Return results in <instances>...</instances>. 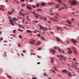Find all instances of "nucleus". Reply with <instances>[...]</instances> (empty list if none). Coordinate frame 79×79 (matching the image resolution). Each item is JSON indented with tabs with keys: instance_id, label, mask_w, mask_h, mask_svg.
I'll return each instance as SVG.
<instances>
[{
	"instance_id": "obj_1",
	"label": "nucleus",
	"mask_w": 79,
	"mask_h": 79,
	"mask_svg": "<svg viewBox=\"0 0 79 79\" xmlns=\"http://www.w3.org/2000/svg\"><path fill=\"white\" fill-rule=\"evenodd\" d=\"M7 18H8L10 22V24H11V25H12V26H14L15 24H16V22H15V20H13V19H12V20L11 19V17H10L8 15H7Z\"/></svg>"
},
{
	"instance_id": "obj_2",
	"label": "nucleus",
	"mask_w": 79,
	"mask_h": 79,
	"mask_svg": "<svg viewBox=\"0 0 79 79\" xmlns=\"http://www.w3.org/2000/svg\"><path fill=\"white\" fill-rule=\"evenodd\" d=\"M70 3L72 5H76L77 3V2L75 1V0H73L72 1H70Z\"/></svg>"
},
{
	"instance_id": "obj_3",
	"label": "nucleus",
	"mask_w": 79,
	"mask_h": 79,
	"mask_svg": "<svg viewBox=\"0 0 79 79\" xmlns=\"http://www.w3.org/2000/svg\"><path fill=\"white\" fill-rule=\"evenodd\" d=\"M32 13L34 15H35V16L36 18H39V17H38V16H39V17H40V16L39 15L35 13V11H34Z\"/></svg>"
},
{
	"instance_id": "obj_4",
	"label": "nucleus",
	"mask_w": 79,
	"mask_h": 79,
	"mask_svg": "<svg viewBox=\"0 0 79 79\" xmlns=\"http://www.w3.org/2000/svg\"><path fill=\"white\" fill-rule=\"evenodd\" d=\"M39 26L40 28L42 29H43L44 31H45V30L46 31L47 30V28H45L43 26H42L41 25H39Z\"/></svg>"
},
{
	"instance_id": "obj_5",
	"label": "nucleus",
	"mask_w": 79,
	"mask_h": 79,
	"mask_svg": "<svg viewBox=\"0 0 79 79\" xmlns=\"http://www.w3.org/2000/svg\"><path fill=\"white\" fill-rule=\"evenodd\" d=\"M57 48L59 52H62V53H64V51H63V50L62 49H61V48H60L59 47H54V48Z\"/></svg>"
},
{
	"instance_id": "obj_6",
	"label": "nucleus",
	"mask_w": 79,
	"mask_h": 79,
	"mask_svg": "<svg viewBox=\"0 0 79 79\" xmlns=\"http://www.w3.org/2000/svg\"><path fill=\"white\" fill-rule=\"evenodd\" d=\"M72 41L73 42V43L75 45H76V44L77 43V41H76V40L72 39Z\"/></svg>"
},
{
	"instance_id": "obj_7",
	"label": "nucleus",
	"mask_w": 79,
	"mask_h": 79,
	"mask_svg": "<svg viewBox=\"0 0 79 79\" xmlns=\"http://www.w3.org/2000/svg\"><path fill=\"white\" fill-rule=\"evenodd\" d=\"M68 49L69 50L68 51V53L69 54H71V53H72V51H71V49L69 48H68Z\"/></svg>"
},
{
	"instance_id": "obj_8",
	"label": "nucleus",
	"mask_w": 79,
	"mask_h": 79,
	"mask_svg": "<svg viewBox=\"0 0 79 79\" xmlns=\"http://www.w3.org/2000/svg\"><path fill=\"white\" fill-rule=\"evenodd\" d=\"M51 51L53 54H55V53H56V52L55 50H51Z\"/></svg>"
},
{
	"instance_id": "obj_9",
	"label": "nucleus",
	"mask_w": 79,
	"mask_h": 79,
	"mask_svg": "<svg viewBox=\"0 0 79 79\" xmlns=\"http://www.w3.org/2000/svg\"><path fill=\"white\" fill-rule=\"evenodd\" d=\"M56 39H57V40H58V41H59L62 44L63 43V42L62 41H61V40H60V38H59L57 37Z\"/></svg>"
},
{
	"instance_id": "obj_10",
	"label": "nucleus",
	"mask_w": 79,
	"mask_h": 79,
	"mask_svg": "<svg viewBox=\"0 0 79 79\" xmlns=\"http://www.w3.org/2000/svg\"><path fill=\"white\" fill-rule=\"evenodd\" d=\"M72 68H75L76 69V66L75 64H74V63H73L72 64Z\"/></svg>"
},
{
	"instance_id": "obj_11",
	"label": "nucleus",
	"mask_w": 79,
	"mask_h": 79,
	"mask_svg": "<svg viewBox=\"0 0 79 79\" xmlns=\"http://www.w3.org/2000/svg\"><path fill=\"white\" fill-rule=\"evenodd\" d=\"M60 56H61V58H63L64 59V60H66V57L64 56L61 55H60Z\"/></svg>"
},
{
	"instance_id": "obj_12",
	"label": "nucleus",
	"mask_w": 79,
	"mask_h": 79,
	"mask_svg": "<svg viewBox=\"0 0 79 79\" xmlns=\"http://www.w3.org/2000/svg\"><path fill=\"white\" fill-rule=\"evenodd\" d=\"M8 13L9 15H12V14H13V11H8Z\"/></svg>"
},
{
	"instance_id": "obj_13",
	"label": "nucleus",
	"mask_w": 79,
	"mask_h": 79,
	"mask_svg": "<svg viewBox=\"0 0 79 79\" xmlns=\"http://www.w3.org/2000/svg\"><path fill=\"white\" fill-rule=\"evenodd\" d=\"M29 43L30 44H32V45H34V44H35L34 43H35V42L33 41H30L29 42Z\"/></svg>"
},
{
	"instance_id": "obj_14",
	"label": "nucleus",
	"mask_w": 79,
	"mask_h": 79,
	"mask_svg": "<svg viewBox=\"0 0 79 79\" xmlns=\"http://www.w3.org/2000/svg\"><path fill=\"white\" fill-rule=\"evenodd\" d=\"M51 62L52 64L53 63H54L53 58L51 57Z\"/></svg>"
},
{
	"instance_id": "obj_15",
	"label": "nucleus",
	"mask_w": 79,
	"mask_h": 79,
	"mask_svg": "<svg viewBox=\"0 0 79 79\" xmlns=\"http://www.w3.org/2000/svg\"><path fill=\"white\" fill-rule=\"evenodd\" d=\"M57 29H59V30H61H61H62V29H61V27H59V26L57 27Z\"/></svg>"
},
{
	"instance_id": "obj_16",
	"label": "nucleus",
	"mask_w": 79,
	"mask_h": 79,
	"mask_svg": "<svg viewBox=\"0 0 79 79\" xmlns=\"http://www.w3.org/2000/svg\"><path fill=\"white\" fill-rule=\"evenodd\" d=\"M41 5H42V6H45L46 5V3L42 2L41 3Z\"/></svg>"
},
{
	"instance_id": "obj_17",
	"label": "nucleus",
	"mask_w": 79,
	"mask_h": 79,
	"mask_svg": "<svg viewBox=\"0 0 79 79\" xmlns=\"http://www.w3.org/2000/svg\"><path fill=\"white\" fill-rule=\"evenodd\" d=\"M58 1L60 4H63V2L61 1L62 0H58Z\"/></svg>"
},
{
	"instance_id": "obj_18",
	"label": "nucleus",
	"mask_w": 79,
	"mask_h": 79,
	"mask_svg": "<svg viewBox=\"0 0 79 79\" xmlns=\"http://www.w3.org/2000/svg\"><path fill=\"white\" fill-rule=\"evenodd\" d=\"M67 74H68V75H69V77L71 76H72V75H71V72H69V73L68 72H67Z\"/></svg>"
},
{
	"instance_id": "obj_19",
	"label": "nucleus",
	"mask_w": 79,
	"mask_h": 79,
	"mask_svg": "<svg viewBox=\"0 0 79 79\" xmlns=\"http://www.w3.org/2000/svg\"><path fill=\"white\" fill-rule=\"evenodd\" d=\"M63 72V73H68V71L66 70H62Z\"/></svg>"
},
{
	"instance_id": "obj_20",
	"label": "nucleus",
	"mask_w": 79,
	"mask_h": 79,
	"mask_svg": "<svg viewBox=\"0 0 79 79\" xmlns=\"http://www.w3.org/2000/svg\"><path fill=\"white\" fill-rule=\"evenodd\" d=\"M40 42L38 41V42H37L36 44V45H40Z\"/></svg>"
},
{
	"instance_id": "obj_21",
	"label": "nucleus",
	"mask_w": 79,
	"mask_h": 79,
	"mask_svg": "<svg viewBox=\"0 0 79 79\" xmlns=\"http://www.w3.org/2000/svg\"><path fill=\"white\" fill-rule=\"evenodd\" d=\"M50 19H52V20H53V21H56V22L58 21L57 20H56L55 19H53L52 18H50Z\"/></svg>"
},
{
	"instance_id": "obj_22",
	"label": "nucleus",
	"mask_w": 79,
	"mask_h": 79,
	"mask_svg": "<svg viewBox=\"0 0 79 79\" xmlns=\"http://www.w3.org/2000/svg\"><path fill=\"white\" fill-rule=\"evenodd\" d=\"M66 21H67L68 23H69V24H71V22L69 21V20H67Z\"/></svg>"
},
{
	"instance_id": "obj_23",
	"label": "nucleus",
	"mask_w": 79,
	"mask_h": 79,
	"mask_svg": "<svg viewBox=\"0 0 79 79\" xmlns=\"http://www.w3.org/2000/svg\"><path fill=\"white\" fill-rule=\"evenodd\" d=\"M27 8L28 9H29L31 8V7H30V6H28V5H27Z\"/></svg>"
},
{
	"instance_id": "obj_24",
	"label": "nucleus",
	"mask_w": 79,
	"mask_h": 79,
	"mask_svg": "<svg viewBox=\"0 0 79 79\" xmlns=\"http://www.w3.org/2000/svg\"><path fill=\"white\" fill-rule=\"evenodd\" d=\"M27 33H29V32H30V33H32V31H31L27 30Z\"/></svg>"
},
{
	"instance_id": "obj_25",
	"label": "nucleus",
	"mask_w": 79,
	"mask_h": 79,
	"mask_svg": "<svg viewBox=\"0 0 79 79\" xmlns=\"http://www.w3.org/2000/svg\"><path fill=\"white\" fill-rule=\"evenodd\" d=\"M14 19H15L16 21H18V19L17 18H15V17H14L13 18Z\"/></svg>"
},
{
	"instance_id": "obj_26",
	"label": "nucleus",
	"mask_w": 79,
	"mask_h": 79,
	"mask_svg": "<svg viewBox=\"0 0 79 79\" xmlns=\"http://www.w3.org/2000/svg\"><path fill=\"white\" fill-rule=\"evenodd\" d=\"M0 10L2 11H5V9H3V8H0Z\"/></svg>"
},
{
	"instance_id": "obj_27",
	"label": "nucleus",
	"mask_w": 79,
	"mask_h": 79,
	"mask_svg": "<svg viewBox=\"0 0 79 79\" xmlns=\"http://www.w3.org/2000/svg\"><path fill=\"white\" fill-rule=\"evenodd\" d=\"M50 71L51 72H53V73H56V72H55V71H54L53 70L51 69L50 70Z\"/></svg>"
},
{
	"instance_id": "obj_28",
	"label": "nucleus",
	"mask_w": 79,
	"mask_h": 79,
	"mask_svg": "<svg viewBox=\"0 0 79 79\" xmlns=\"http://www.w3.org/2000/svg\"><path fill=\"white\" fill-rule=\"evenodd\" d=\"M7 77L8 78H9V79H11V77H10V76H9V75L7 76Z\"/></svg>"
},
{
	"instance_id": "obj_29",
	"label": "nucleus",
	"mask_w": 79,
	"mask_h": 79,
	"mask_svg": "<svg viewBox=\"0 0 79 79\" xmlns=\"http://www.w3.org/2000/svg\"><path fill=\"white\" fill-rule=\"evenodd\" d=\"M18 31H20V32H23V30H21L20 29H18Z\"/></svg>"
},
{
	"instance_id": "obj_30",
	"label": "nucleus",
	"mask_w": 79,
	"mask_h": 79,
	"mask_svg": "<svg viewBox=\"0 0 79 79\" xmlns=\"http://www.w3.org/2000/svg\"><path fill=\"white\" fill-rule=\"evenodd\" d=\"M0 6H1V8H4L5 7V6L3 5H0Z\"/></svg>"
},
{
	"instance_id": "obj_31",
	"label": "nucleus",
	"mask_w": 79,
	"mask_h": 79,
	"mask_svg": "<svg viewBox=\"0 0 79 79\" xmlns=\"http://www.w3.org/2000/svg\"><path fill=\"white\" fill-rule=\"evenodd\" d=\"M74 53H75L76 54H77V52L76 50L74 51Z\"/></svg>"
},
{
	"instance_id": "obj_32",
	"label": "nucleus",
	"mask_w": 79,
	"mask_h": 79,
	"mask_svg": "<svg viewBox=\"0 0 79 79\" xmlns=\"http://www.w3.org/2000/svg\"><path fill=\"white\" fill-rule=\"evenodd\" d=\"M11 11H12L13 13H14L15 12V9H12V10Z\"/></svg>"
},
{
	"instance_id": "obj_33",
	"label": "nucleus",
	"mask_w": 79,
	"mask_h": 79,
	"mask_svg": "<svg viewBox=\"0 0 79 79\" xmlns=\"http://www.w3.org/2000/svg\"><path fill=\"white\" fill-rule=\"evenodd\" d=\"M64 7H62L61 8L59 9V10L60 11V10H62V9H64Z\"/></svg>"
},
{
	"instance_id": "obj_34",
	"label": "nucleus",
	"mask_w": 79,
	"mask_h": 79,
	"mask_svg": "<svg viewBox=\"0 0 79 79\" xmlns=\"http://www.w3.org/2000/svg\"><path fill=\"white\" fill-rule=\"evenodd\" d=\"M44 76H47V73H44Z\"/></svg>"
},
{
	"instance_id": "obj_35",
	"label": "nucleus",
	"mask_w": 79,
	"mask_h": 79,
	"mask_svg": "<svg viewBox=\"0 0 79 79\" xmlns=\"http://www.w3.org/2000/svg\"><path fill=\"white\" fill-rule=\"evenodd\" d=\"M19 27H23V28H24V27H23V26H22V25H19Z\"/></svg>"
},
{
	"instance_id": "obj_36",
	"label": "nucleus",
	"mask_w": 79,
	"mask_h": 79,
	"mask_svg": "<svg viewBox=\"0 0 79 79\" xmlns=\"http://www.w3.org/2000/svg\"><path fill=\"white\" fill-rule=\"evenodd\" d=\"M27 15H30L29 13V12H28V11L27 12Z\"/></svg>"
},
{
	"instance_id": "obj_37",
	"label": "nucleus",
	"mask_w": 79,
	"mask_h": 79,
	"mask_svg": "<svg viewBox=\"0 0 79 79\" xmlns=\"http://www.w3.org/2000/svg\"><path fill=\"white\" fill-rule=\"evenodd\" d=\"M32 7L33 8H35V7H36V6L34 5H33L32 6Z\"/></svg>"
},
{
	"instance_id": "obj_38",
	"label": "nucleus",
	"mask_w": 79,
	"mask_h": 79,
	"mask_svg": "<svg viewBox=\"0 0 79 79\" xmlns=\"http://www.w3.org/2000/svg\"><path fill=\"white\" fill-rule=\"evenodd\" d=\"M25 6V4H23L21 6L23 7V6Z\"/></svg>"
},
{
	"instance_id": "obj_39",
	"label": "nucleus",
	"mask_w": 79,
	"mask_h": 79,
	"mask_svg": "<svg viewBox=\"0 0 79 79\" xmlns=\"http://www.w3.org/2000/svg\"><path fill=\"white\" fill-rule=\"evenodd\" d=\"M39 6V3H37L36 5V6L37 7H38Z\"/></svg>"
},
{
	"instance_id": "obj_40",
	"label": "nucleus",
	"mask_w": 79,
	"mask_h": 79,
	"mask_svg": "<svg viewBox=\"0 0 79 79\" xmlns=\"http://www.w3.org/2000/svg\"><path fill=\"white\" fill-rule=\"evenodd\" d=\"M76 60V58H74L73 59V61H75Z\"/></svg>"
},
{
	"instance_id": "obj_41",
	"label": "nucleus",
	"mask_w": 79,
	"mask_h": 79,
	"mask_svg": "<svg viewBox=\"0 0 79 79\" xmlns=\"http://www.w3.org/2000/svg\"><path fill=\"white\" fill-rule=\"evenodd\" d=\"M27 19H28V20H31V19H29V17H28V16H27Z\"/></svg>"
},
{
	"instance_id": "obj_42",
	"label": "nucleus",
	"mask_w": 79,
	"mask_h": 79,
	"mask_svg": "<svg viewBox=\"0 0 79 79\" xmlns=\"http://www.w3.org/2000/svg\"><path fill=\"white\" fill-rule=\"evenodd\" d=\"M37 79V77H33L32 79Z\"/></svg>"
},
{
	"instance_id": "obj_43",
	"label": "nucleus",
	"mask_w": 79,
	"mask_h": 79,
	"mask_svg": "<svg viewBox=\"0 0 79 79\" xmlns=\"http://www.w3.org/2000/svg\"><path fill=\"white\" fill-rule=\"evenodd\" d=\"M17 18L18 19H21V17H20V16H18Z\"/></svg>"
},
{
	"instance_id": "obj_44",
	"label": "nucleus",
	"mask_w": 79,
	"mask_h": 79,
	"mask_svg": "<svg viewBox=\"0 0 79 79\" xmlns=\"http://www.w3.org/2000/svg\"><path fill=\"white\" fill-rule=\"evenodd\" d=\"M41 39H43V40H45V39L44 37H42Z\"/></svg>"
},
{
	"instance_id": "obj_45",
	"label": "nucleus",
	"mask_w": 79,
	"mask_h": 79,
	"mask_svg": "<svg viewBox=\"0 0 79 79\" xmlns=\"http://www.w3.org/2000/svg\"><path fill=\"white\" fill-rule=\"evenodd\" d=\"M19 38H20V39H22V36H21V35H19Z\"/></svg>"
},
{
	"instance_id": "obj_46",
	"label": "nucleus",
	"mask_w": 79,
	"mask_h": 79,
	"mask_svg": "<svg viewBox=\"0 0 79 79\" xmlns=\"http://www.w3.org/2000/svg\"><path fill=\"white\" fill-rule=\"evenodd\" d=\"M19 13L20 15H22V11L19 12Z\"/></svg>"
},
{
	"instance_id": "obj_47",
	"label": "nucleus",
	"mask_w": 79,
	"mask_h": 79,
	"mask_svg": "<svg viewBox=\"0 0 79 79\" xmlns=\"http://www.w3.org/2000/svg\"><path fill=\"white\" fill-rule=\"evenodd\" d=\"M50 33H51V34H52V35H53V32L50 31Z\"/></svg>"
},
{
	"instance_id": "obj_48",
	"label": "nucleus",
	"mask_w": 79,
	"mask_h": 79,
	"mask_svg": "<svg viewBox=\"0 0 79 79\" xmlns=\"http://www.w3.org/2000/svg\"><path fill=\"white\" fill-rule=\"evenodd\" d=\"M53 4H54V3L53 2H52V3H50V5H53Z\"/></svg>"
},
{
	"instance_id": "obj_49",
	"label": "nucleus",
	"mask_w": 79,
	"mask_h": 79,
	"mask_svg": "<svg viewBox=\"0 0 79 79\" xmlns=\"http://www.w3.org/2000/svg\"><path fill=\"white\" fill-rule=\"evenodd\" d=\"M13 32L14 34H15V33L16 32V30H14Z\"/></svg>"
},
{
	"instance_id": "obj_50",
	"label": "nucleus",
	"mask_w": 79,
	"mask_h": 79,
	"mask_svg": "<svg viewBox=\"0 0 79 79\" xmlns=\"http://www.w3.org/2000/svg\"><path fill=\"white\" fill-rule=\"evenodd\" d=\"M65 25H66V26H68V27H70L71 26V25H67L66 24H65Z\"/></svg>"
},
{
	"instance_id": "obj_51",
	"label": "nucleus",
	"mask_w": 79,
	"mask_h": 79,
	"mask_svg": "<svg viewBox=\"0 0 79 79\" xmlns=\"http://www.w3.org/2000/svg\"><path fill=\"white\" fill-rule=\"evenodd\" d=\"M22 52H23V53H26V51L24 50H23Z\"/></svg>"
},
{
	"instance_id": "obj_52",
	"label": "nucleus",
	"mask_w": 79,
	"mask_h": 79,
	"mask_svg": "<svg viewBox=\"0 0 79 79\" xmlns=\"http://www.w3.org/2000/svg\"><path fill=\"white\" fill-rule=\"evenodd\" d=\"M4 53L5 54V56H6V52H4Z\"/></svg>"
},
{
	"instance_id": "obj_53",
	"label": "nucleus",
	"mask_w": 79,
	"mask_h": 79,
	"mask_svg": "<svg viewBox=\"0 0 79 79\" xmlns=\"http://www.w3.org/2000/svg\"><path fill=\"white\" fill-rule=\"evenodd\" d=\"M59 6V5H57V6H56V8H58Z\"/></svg>"
},
{
	"instance_id": "obj_54",
	"label": "nucleus",
	"mask_w": 79,
	"mask_h": 79,
	"mask_svg": "<svg viewBox=\"0 0 79 79\" xmlns=\"http://www.w3.org/2000/svg\"><path fill=\"white\" fill-rule=\"evenodd\" d=\"M45 17H41V18H40V19H44V18Z\"/></svg>"
},
{
	"instance_id": "obj_55",
	"label": "nucleus",
	"mask_w": 79,
	"mask_h": 79,
	"mask_svg": "<svg viewBox=\"0 0 79 79\" xmlns=\"http://www.w3.org/2000/svg\"><path fill=\"white\" fill-rule=\"evenodd\" d=\"M54 69H55V70H56V71H58V69H57V68H54Z\"/></svg>"
},
{
	"instance_id": "obj_56",
	"label": "nucleus",
	"mask_w": 79,
	"mask_h": 79,
	"mask_svg": "<svg viewBox=\"0 0 79 79\" xmlns=\"http://www.w3.org/2000/svg\"><path fill=\"white\" fill-rule=\"evenodd\" d=\"M44 20H45V21H46V20H47V19L44 17Z\"/></svg>"
},
{
	"instance_id": "obj_57",
	"label": "nucleus",
	"mask_w": 79,
	"mask_h": 79,
	"mask_svg": "<svg viewBox=\"0 0 79 79\" xmlns=\"http://www.w3.org/2000/svg\"><path fill=\"white\" fill-rule=\"evenodd\" d=\"M38 50H41V48H38Z\"/></svg>"
},
{
	"instance_id": "obj_58",
	"label": "nucleus",
	"mask_w": 79,
	"mask_h": 79,
	"mask_svg": "<svg viewBox=\"0 0 79 79\" xmlns=\"http://www.w3.org/2000/svg\"><path fill=\"white\" fill-rule=\"evenodd\" d=\"M30 2H32V0H30L29 1Z\"/></svg>"
},
{
	"instance_id": "obj_59",
	"label": "nucleus",
	"mask_w": 79,
	"mask_h": 79,
	"mask_svg": "<svg viewBox=\"0 0 79 79\" xmlns=\"http://www.w3.org/2000/svg\"><path fill=\"white\" fill-rule=\"evenodd\" d=\"M18 45L19 47H20L21 45L19 44V43H18Z\"/></svg>"
},
{
	"instance_id": "obj_60",
	"label": "nucleus",
	"mask_w": 79,
	"mask_h": 79,
	"mask_svg": "<svg viewBox=\"0 0 79 79\" xmlns=\"http://www.w3.org/2000/svg\"><path fill=\"white\" fill-rule=\"evenodd\" d=\"M0 40H3V38L1 37L0 38Z\"/></svg>"
},
{
	"instance_id": "obj_61",
	"label": "nucleus",
	"mask_w": 79,
	"mask_h": 79,
	"mask_svg": "<svg viewBox=\"0 0 79 79\" xmlns=\"http://www.w3.org/2000/svg\"><path fill=\"white\" fill-rule=\"evenodd\" d=\"M24 21H25V20H23L22 21V23H24Z\"/></svg>"
},
{
	"instance_id": "obj_62",
	"label": "nucleus",
	"mask_w": 79,
	"mask_h": 79,
	"mask_svg": "<svg viewBox=\"0 0 79 79\" xmlns=\"http://www.w3.org/2000/svg\"><path fill=\"white\" fill-rule=\"evenodd\" d=\"M40 34H38V37H40Z\"/></svg>"
},
{
	"instance_id": "obj_63",
	"label": "nucleus",
	"mask_w": 79,
	"mask_h": 79,
	"mask_svg": "<svg viewBox=\"0 0 79 79\" xmlns=\"http://www.w3.org/2000/svg\"><path fill=\"white\" fill-rule=\"evenodd\" d=\"M29 9V10L30 11V10H31L32 9V8L31 7Z\"/></svg>"
},
{
	"instance_id": "obj_64",
	"label": "nucleus",
	"mask_w": 79,
	"mask_h": 79,
	"mask_svg": "<svg viewBox=\"0 0 79 79\" xmlns=\"http://www.w3.org/2000/svg\"><path fill=\"white\" fill-rule=\"evenodd\" d=\"M22 16H24V14H23V15H22Z\"/></svg>"
}]
</instances>
